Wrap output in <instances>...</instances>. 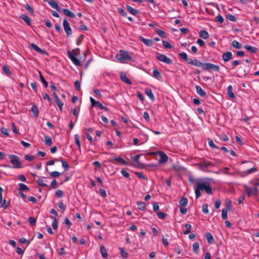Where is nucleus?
<instances>
[{"label": "nucleus", "mask_w": 259, "mask_h": 259, "mask_svg": "<svg viewBox=\"0 0 259 259\" xmlns=\"http://www.w3.org/2000/svg\"><path fill=\"white\" fill-rule=\"evenodd\" d=\"M204 190L208 194H212V191L210 183L207 182H201L200 180L197 181V186L195 188V192L196 198H199L201 194V191Z\"/></svg>", "instance_id": "1"}, {"label": "nucleus", "mask_w": 259, "mask_h": 259, "mask_svg": "<svg viewBox=\"0 0 259 259\" xmlns=\"http://www.w3.org/2000/svg\"><path fill=\"white\" fill-rule=\"evenodd\" d=\"M116 58L121 63H124L126 60H131L132 59L128 53L123 50H120L119 55H116Z\"/></svg>", "instance_id": "2"}, {"label": "nucleus", "mask_w": 259, "mask_h": 259, "mask_svg": "<svg viewBox=\"0 0 259 259\" xmlns=\"http://www.w3.org/2000/svg\"><path fill=\"white\" fill-rule=\"evenodd\" d=\"M9 158L10 159V162L14 165V167L15 168H21V163L19 161V158L15 155H10Z\"/></svg>", "instance_id": "3"}, {"label": "nucleus", "mask_w": 259, "mask_h": 259, "mask_svg": "<svg viewBox=\"0 0 259 259\" xmlns=\"http://www.w3.org/2000/svg\"><path fill=\"white\" fill-rule=\"evenodd\" d=\"M198 165L199 166V168L203 171H206L207 168L214 166L212 162L205 160L198 163Z\"/></svg>", "instance_id": "4"}, {"label": "nucleus", "mask_w": 259, "mask_h": 259, "mask_svg": "<svg viewBox=\"0 0 259 259\" xmlns=\"http://www.w3.org/2000/svg\"><path fill=\"white\" fill-rule=\"evenodd\" d=\"M203 69L205 70H212L216 72L220 71V67L218 65L210 63H204L203 65Z\"/></svg>", "instance_id": "5"}, {"label": "nucleus", "mask_w": 259, "mask_h": 259, "mask_svg": "<svg viewBox=\"0 0 259 259\" xmlns=\"http://www.w3.org/2000/svg\"><path fill=\"white\" fill-rule=\"evenodd\" d=\"M156 58L161 62H164L167 64H171L172 63V60L167 57L166 56L163 54H161L157 53L156 55Z\"/></svg>", "instance_id": "6"}, {"label": "nucleus", "mask_w": 259, "mask_h": 259, "mask_svg": "<svg viewBox=\"0 0 259 259\" xmlns=\"http://www.w3.org/2000/svg\"><path fill=\"white\" fill-rule=\"evenodd\" d=\"M63 26L67 36H70L72 34V30L70 26L69 23L66 19H64L63 22Z\"/></svg>", "instance_id": "7"}, {"label": "nucleus", "mask_w": 259, "mask_h": 259, "mask_svg": "<svg viewBox=\"0 0 259 259\" xmlns=\"http://www.w3.org/2000/svg\"><path fill=\"white\" fill-rule=\"evenodd\" d=\"M157 153L159 154L160 157L158 160V162L160 164L165 163L168 160V156L162 151H158Z\"/></svg>", "instance_id": "8"}, {"label": "nucleus", "mask_w": 259, "mask_h": 259, "mask_svg": "<svg viewBox=\"0 0 259 259\" xmlns=\"http://www.w3.org/2000/svg\"><path fill=\"white\" fill-rule=\"evenodd\" d=\"M114 161H116L119 163H120L121 165H128V162H126L124 159H123L122 158L120 157H113L111 160H110V161L113 163H115Z\"/></svg>", "instance_id": "9"}, {"label": "nucleus", "mask_w": 259, "mask_h": 259, "mask_svg": "<svg viewBox=\"0 0 259 259\" xmlns=\"http://www.w3.org/2000/svg\"><path fill=\"white\" fill-rule=\"evenodd\" d=\"M188 63L197 67H201L202 68L203 65H204V63H201L200 61L197 59H190L189 61H188Z\"/></svg>", "instance_id": "10"}, {"label": "nucleus", "mask_w": 259, "mask_h": 259, "mask_svg": "<svg viewBox=\"0 0 259 259\" xmlns=\"http://www.w3.org/2000/svg\"><path fill=\"white\" fill-rule=\"evenodd\" d=\"M233 58V55L231 52H227L222 55V59L225 62H228Z\"/></svg>", "instance_id": "11"}, {"label": "nucleus", "mask_w": 259, "mask_h": 259, "mask_svg": "<svg viewBox=\"0 0 259 259\" xmlns=\"http://www.w3.org/2000/svg\"><path fill=\"white\" fill-rule=\"evenodd\" d=\"M90 101L91 102L92 107L97 105L100 109H102L103 105L100 102L96 101L92 97H90Z\"/></svg>", "instance_id": "12"}, {"label": "nucleus", "mask_w": 259, "mask_h": 259, "mask_svg": "<svg viewBox=\"0 0 259 259\" xmlns=\"http://www.w3.org/2000/svg\"><path fill=\"white\" fill-rule=\"evenodd\" d=\"M139 39L147 46H152L153 45V41L151 39L145 38L143 36H139Z\"/></svg>", "instance_id": "13"}, {"label": "nucleus", "mask_w": 259, "mask_h": 259, "mask_svg": "<svg viewBox=\"0 0 259 259\" xmlns=\"http://www.w3.org/2000/svg\"><path fill=\"white\" fill-rule=\"evenodd\" d=\"M30 47L34 50H35V51H36L37 52L41 54H46V52L45 51L41 49L40 48H39L37 45H36L35 44H33V43H31L30 44Z\"/></svg>", "instance_id": "14"}, {"label": "nucleus", "mask_w": 259, "mask_h": 259, "mask_svg": "<svg viewBox=\"0 0 259 259\" xmlns=\"http://www.w3.org/2000/svg\"><path fill=\"white\" fill-rule=\"evenodd\" d=\"M62 12L65 15L71 18H74L75 17V14L71 12L69 10L67 9H63Z\"/></svg>", "instance_id": "15"}, {"label": "nucleus", "mask_w": 259, "mask_h": 259, "mask_svg": "<svg viewBox=\"0 0 259 259\" xmlns=\"http://www.w3.org/2000/svg\"><path fill=\"white\" fill-rule=\"evenodd\" d=\"M20 18L23 19L24 22L29 26L31 25V19L26 14H22L20 16Z\"/></svg>", "instance_id": "16"}, {"label": "nucleus", "mask_w": 259, "mask_h": 259, "mask_svg": "<svg viewBox=\"0 0 259 259\" xmlns=\"http://www.w3.org/2000/svg\"><path fill=\"white\" fill-rule=\"evenodd\" d=\"M120 79L125 83L128 84H131L132 81L126 77V74L123 72H121L120 74Z\"/></svg>", "instance_id": "17"}, {"label": "nucleus", "mask_w": 259, "mask_h": 259, "mask_svg": "<svg viewBox=\"0 0 259 259\" xmlns=\"http://www.w3.org/2000/svg\"><path fill=\"white\" fill-rule=\"evenodd\" d=\"M145 93L152 101L155 100L154 96L150 89L146 88L145 89Z\"/></svg>", "instance_id": "18"}, {"label": "nucleus", "mask_w": 259, "mask_h": 259, "mask_svg": "<svg viewBox=\"0 0 259 259\" xmlns=\"http://www.w3.org/2000/svg\"><path fill=\"white\" fill-rule=\"evenodd\" d=\"M244 48L246 49L249 52L252 53H255L257 52L258 49L254 47H252L250 45H245L244 46Z\"/></svg>", "instance_id": "19"}, {"label": "nucleus", "mask_w": 259, "mask_h": 259, "mask_svg": "<svg viewBox=\"0 0 259 259\" xmlns=\"http://www.w3.org/2000/svg\"><path fill=\"white\" fill-rule=\"evenodd\" d=\"M47 2L53 8L56 9L58 11H60V8L57 2L51 0L47 1Z\"/></svg>", "instance_id": "20"}, {"label": "nucleus", "mask_w": 259, "mask_h": 259, "mask_svg": "<svg viewBox=\"0 0 259 259\" xmlns=\"http://www.w3.org/2000/svg\"><path fill=\"white\" fill-rule=\"evenodd\" d=\"M197 93L201 97H205L206 93L199 85L196 86Z\"/></svg>", "instance_id": "21"}, {"label": "nucleus", "mask_w": 259, "mask_h": 259, "mask_svg": "<svg viewBox=\"0 0 259 259\" xmlns=\"http://www.w3.org/2000/svg\"><path fill=\"white\" fill-rule=\"evenodd\" d=\"M205 235L209 244H211L214 241L213 237L211 233L208 232L205 233Z\"/></svg>", "instance_id": "22"}, {"label": "nucleus", "mask_w": 259, "mask_h": 259, "mask_svg": "<svg viewBox=\"0 0 259 259\" xmlns=\"http://www.w3.org/2000/svg\"><path fill=\"white\" fill-rule=\"evenodd\" d=\"M199 35L200 37L203 38V39H207L209 37L208 33L205 31L202 30L199 32Z\"/></svg>", "instance_id": "23"}, {"label": "nucleus", "mask_w": 259, "mask_h": 259, "mask_svg": "<svg viewBox=\"0 0 259 259\" xmlns=\"http://www.w3.org/2000/svg\"><path fill=\"white\" fill-rule=\"evenodd\" d=\"M126 7L128 11L132 15H136L138 14V11L137 10L134 9L133 7L129 5H126Z\"/></svg>", "instance_id": "24"}, {"label": "nucleus", "mask_w": 259, "mask_h": 259, "mask_svg": "<svg viewBox=\"0 0 259 259\" xmlns=\"http://www.w3.org/2000/svg\"><path fill=\"white\" fill-rule=\"evenodd\" d=\"M31 112L34 117H37L38 115V110L36 105L33 104L31 107Z\"/></svg>", "instance_id": "25"}, {"label": "nucleus", "mask_w": 259, "mask_h": 259, "mask_svg": "<svg viewBox=\"0 0 259 259\" xmlns=\"http://www.w3.org/2000/svg\"><path fill=\"white\" fill-rule=\"evenodd\" d=\"M227 94L230 98H231L232 99L235 98V96L234 94V93H233V88H232V85L228 86V87L227 88Z\"/></svg>", "instance_id": "26"}, {"label": "nucleus", "mask_w": 259, "mask_h": 259, "mask_svg": "<svg viewBox=\"0 0 259 259\" xmlns=\"http://www.w3.org/2000/svg\"><path fill=\"white\" fill-rule=\"evenodd\" d=\"M100 252L103 258H106L107 257L108 253L107 250L103 245L100 246Z\"/></svg>", "instance_id": "27"}, {"label": "nucleus", "mask_w": 259, "mask_h": 259, "mask_svg": "<svg viewBox=\"0 0 259 259\" xmlns=\"http://www.w3.org/2000/svg\"><path fill=\"white\" fill-rule=\"evenodd\" d=\"M45 143L46 146H50L52 144V141L51 137L46 136H45Z\"/></svg>", "instance_id": "28"}, {"label": "nucleus", "mask_w": 259, "mask_h": 259, "mask_svg": "<svg viewBox=\"0 0 259 259\" xmlns=\"http://www.w3.org/2000/svg\"><path fill=\"white\" fill-rule=\"evenodd\" d=\"M155 31L157 34L160 35L162 38H165L166 37V35L163 31L160 30L158 28H155Z\"/></svg>", "instance_id": "29"}, {"label": "nucleus", "mask_w": 259, "mask_h": 259, "mask_svg": "<svg viewBox=\"0 0 259 259\" xmlns=\"http://www.w3.org/2000/svg\"><path fill=\"white\" fill-rule=\"evenodd\" d=\"M232 46L236 49H240L242 47V45L239 43L237 40H233L232 42Z\"/></svg>", "instance_id": "30"}, {"label": "nucleus", "mask_w": 259, "mask_h": 259, "mask_svg": "<svg viewBox=\"0 0 259 259\" xmlns=\"http://www.w3.org/2000/svg\"><path fill=\"white\" fill-rule=\"evenodd\" d=\"M245 189L247 196L250 197L252 194V189L247 186H245Z\"/></svg>", "instance_id": "31"}, {"label": "nucleus", "mask_w": 259, "mask_h": 259, "mask_svg": "<svg viewBox=\"0 0 259 259\" xmlns=\"http://www.w3.org/2000/svg\"><path fill=\"white\" fill-rule=\"evenodd\" d=\"M180 206H186L188 204V199L187 198H183L179 201Z\"/></svg>", "instance_id": "32"}, {"label": "nucleus", "mask_w": 259, "mask_h": 259, "mask_svg": "<svg viewBox=\"0 0 259 259\" xmlns=\"http://www.w3.org/2000/svg\"><path fill=\"white\" fill-rule=\"evenodd\" d=\"M199 248V244L198 242H195L193 244V251L196 254H198V250Z\"/></svg>", "instance_id": "33"}, {"label": "nucleus", "mask_w": 259, "mask_h": 259, "mask_svg": "<svg viewBox=\"0 0 259 259\" xmlns=\"http://www.w3.org/2000/svg\"><path fill=\"white\" fill-rule=\"evenodd\" d=\"M153 76L155 78L159 79L161 78V74L159 71L157 69H154L153 71Z\"/></svg>", "instance_id": "34"}, {"label": "nucleus", "mask_w": 259, "mask_h": 259, "mask_svg": "<svg viewBox=\"0 0 259 259\" xmlns=\"http://www.w3.org/2000/svg\"><path fill=\"white\" fill-rule=\"evenodd\" d=\"M18 185L19 186V191L22 192V191H23V190H29V188L26 185H25V184H24L23 183H19Z\"/></svg>", "instance_id": "35"}, {"label": "nucleus", "mask_w": 259, "mask_h": 259, "mask_svg": "<svg viewBox=\"0 0 259 259\" xmlns=\"http://www.w3.org/2000/svg\"><path fill=\"white\" fill-rule=\"evenodd\" d=\"M119 250L120 251L121 256L122 257H123L124 258L128 257V253L127 252H126L123 248H120Z\"/></svg>", "instance_id": "36"}, {"label": "nucleus", "mask_w": 259, "mask_h": 259, "mask_svg": "<svg viewBox=\"0 0 259 259\" xmlns=\"http://www.w3.org/2000/svg\"><path fill=\"white\" fill-rule=\"evenodd\" d=\"M3 70L5 72L7 76H10L11 72V71H10L9 67L7 65H5L3 67Z\"/></svg>", "instance_id": "37"}, {"label": "nucleus", "mask_w": 259, "mask_h": 259, "mask_svg": "<svg viewBox=\"0 0 259 259\" xmlns=\"http://www.w3.org/2000/svg\"><path fill=\"white\" fill-rule=\"evenodd\" d=\"M75 142L77 145L79 149L80 148L81 144L79 140V136L78 134H75L74 136Z\"/></svg>", "instance_id": "38"}, {"label": "nucleus", "mask_w": 259, "mask_h": 259, "mask_svg": "<svg viewBox=\"0 0 259 259\" xmlns=\"http://www.w3.org/2000/svg\"><path fill=\"white\" fill-rule=\"evenodd\" d=\"M138 208L141 210H144L145 209V204L143 201H138L137 203Z\"/></svg>", "instance_id": "39"}, {"label": "nucleus", "mask_w": 259, "mask_h": 259, "mask_svg": "<svg viewBox=\"0 0 259 259\" xmlns=\"http://www.w3.org/2000/svg\"><path fill=\"white\" fill-rule=\"evenodd\" d=\"M53 218V221L52 223V227L54 230H57L58 229V222L57 221V219L55 217H52Z\"/></svg>", "instance_id": "40"}, {"label": "nucleus", "mask_w": 259, "mask_h": 259, "mask_svg": "<svg viewBox=\"0 0 259 259\" xmlns=\"http://www.w3.org/2000/svg\"><path fill=\"white\" fill-rule=\"evenodd\" d=\"M179 56L181 57L182 59L184 60L185 61L188 62L190 59L188 58V56L187 54L185 52L179 53Z\"/></svg>", "instance_id": "41"}, {"label": "nucleus", "mask_w": 259, "mask_h": 259, "mask_svg": "<svg viewBox=\"0 0 259 259\" xmlns=\"http://www.w3.org/2000/svg\"><path fill=\"white\" fill-rule=\"evenodd\" d=\"M215 22H218L220 24H222L224 22V18L220 15H219L215 18Z\"/></svg>", "instance_id": "42"}, {"label": "nucleus", "mask_w": 259, "mask_h": 259, "mask_svg": "<svg viewBox=\"0 0 259 259\" xmlns=\"http://www.w3.org/2000/svg\"><path fill=\"white\" fill-rule=\"evenodd\" d=\"M24 8L27 10L31 15L34 14V10L33 8L30 7L28 4L24 5Z\"/></svg>", "instance_id": "43"}, {"label": "nucleus", "mask_w": 259, "mask_h": 259, "mask_svg": "<svg viewBox=\"0 0 259 259\" xmlns=\"http://www.w3.org/2000/svg\"><path fill=\"white\" fill-rule=\"evenodd\" d=\"M185 227L186 230L184 232V234L186 235L190 233L192 226L189 224H185Z\"/></svg>", "instance_id": "44"}, {"label": "nucleus", "mask_w": 259, "mask_h": 259, "mask_svg": "<svg viewBox=\"0 0 259 259\" xmlns=\"http://www.w3.org/2000/svg\"><path fill=\"white\" fill-rule=\"evenodd\" d=\"M231 202L229 199L226 200V208L224 209H227V210H231Z\"/></svg>", "instance_id": "45"}, {"label": "nucleus", "mask_w": 259, "mask_h": 259, "mask_svg": "<svg viewBox=\"0 0 259 259\" xmlns=\"http://www.w3.org/2000/svg\"><path fill=\"white\" fill-rule=\"evenodd\" d=\"M39 77H40V79L41 82L44 84L45 87L47 88L48 87V82L46 80V79L43 77L42 75L41 74V72L40 71L39 72Z\"/></svg>", "instance_id": "46"}, {"label": "nucleus", "mask_w": 259, "mask_h": 259, "mask_svg": "<svg viewBox=\"0 0 259 259\" xmlns=\"http://www.w3.org/2000/svg\"><path fill=\"white\" fill-rule=\"evenodd\" d=\"M226 17L228 19H229L230 21L232 22H235L237 21L236 17L232 14H228L226 15Z\"/></svg>", "instance_id": "47"}, {"label": "nucleus", "mask_w": 259, "mask_h": 259, "mask_svg": "<svg viewBox=\"0 0 259 259\" xmlns=\"http://www.w3.org/2000/svg\"><path fill=\"white\" fill-rule=\"evenodd\" d=\"M163 46L166 49H171L172 48V45H171L168 41L165 40L162 41Z\"/></svg>", "instance_id": "48"}, {"label": "nucleus", "mask_w": 259, "mask_h": 259, "mask_svg": "<svg viewBox=\"0 0 259 259\" xmlns=\"http://www.w3.org/2000/svg\"><path fill=\"white\" fill-rule=\"evenodd\" d=\"M28 221L32 226H35L36 224V219L33 217H30L28 219Z\"/></svg>", "instance_id": "49"}, {"label": "nucleus", "mask_w": 259, "mask_h": 259, "mask_svg": "<svg viewBox=\"0 0 259 259\" xmlns=\"http://www.w3.org/2000/svg\"><path fill=\"white\" fill-rule=\"evenodd\" d=\"M36 182L38 185L40 186L45 187L47 186V184L44 182V180L41 178H38Z\"/></svg>", "instance_id": "50"}, {"label": "nucleus", "mask_w": 259, "mask_h": 259, "mask_svg": "<svg viewBox=\"0 0 259 259\" xmlns=\"http://www.w3.org/2000/svg\"><path fill=\"white\" fill-rule=\"evenodd\" d=\"M202 212L205 214H207L208 213V204L206 203L203 204L202 205Z\"/></svg>", "instance_id": "51"}, {"label": "nucleus", "mask_w": 259, "mask_h": 259, "mask_svg": "<svg viewBox=\"0 0 259 259\" xmlns=\"http://www.w3.org/2000/svg\"><path fill=\"white\" fill-rule=\"evenodd\" d=\"M227 209H223L222 211V218L223 220H226L228 218Z\"/></svg>", "instance_id": "52"}, {"label": "nucleus", "mask_w": 259, "mask_h": 259, "mask_svg": "<svg viewBox=\"0 0 259 259\" xmlns=\"http://www.w3.org/2000/svg\"><path fill=\"white\" fill-rule=\"evenodd\" d=\"M208 145L211 148H212L213 149L218 148V147L214 144L212 139H208Z\"/></svg>", "instance_id": "53"}, {"label": "nucleus", "mask_w": 259, "mask_h": 259, "mask_svg": "<svg viewBox=\"0 0 259 259\" xmlns=\"http://www.w3.org/2000/svg\"><path fill=\"white\" fill-rule=\"evenodd\" d=\"M56 102L59 108L60 111H62V107L64 104L60 101L59 99L56 100Z\"/></svg>", "instance_id": "54"}, {"label": "nucleus", "mask_w": 259, "mask_h": 259, "mask_svg": "<svg viewBox=\"0 0 259 259\" xmlns=\"http://www.w3.org/2000/svg\"><path fill=\"white\" fill-rule=\"evenodd\" d=\"M140 154H138L135 156H134L133 158H132V159L136 162H137L139 165H142V163H141L139 161V158L140 157Z\"/></svg>", "instance_id": "55"}, {"label": "nucleus", "mask_w": 259, "mask_h": 259, "mask_svg": "<svg viewBox=\"0 0 259 259\" xmlns=\"http://www.w3.org/2000/svg\"><path fill=\"white\" fill-rule=\"evenodd\" d=\"M1 131L2 134H3L4 135H5L7 136L9 135V130L7 128L3 127L1 128Z\"/></svg>", "instance_id": "56"}, {"label": "nucleus", "mask_w": 259, "mask_h": 259, "mask_svg": "<svg viewBox=\"0 0 259 259\" xmlns=\"http://www.w3.org/2000/svg\"><path fill=\"white\" fill-rule=\"evenodd\" d=\"M62 166L65 168V170H67L69 168V165L68 163L64 160H61Z\"/></svg>", "instance_id": "57"}, {"label": "nucleus", "mask_w": 259, "mask_h": 259, "mask_svg": "<svg viewBox=\"0 0 259 259\" xmlns=\"http://www.w3.org/2000/svg\"><path fill=\"white\" fill-rule=\"evenodd\" d=\"M71 61L73 62V63L77 65V66H80L81 65V63L80 62V61H79V60L75 57H74L72 60H71Z\"/></svg>", "instance_id": "58"}, {"label": "nucleus", "mask_w": 259, "mask_h": 259, "mask_svg": "<svg viewBox=\"0 0 259 259\" xmlns=\"http://www.w3.org/2000/svg\"><path fill=\"white\" fill-rule=\"evenodd\" d=\"M118 12L123 17L126 16V12L121 8H118Z\"/></svg>", "instance_id": "59"}, {"label": "nucleus", "mask_w": 259, "mask_h": 259, "mask_svg": "<svg viewBox=\"0 0 259 259\" xmlns=\"http://www.w3.org/2000/svg\"><path fill=\"white\" fill-rule=\"evenodd\" d=\"M157 215L158 217L160 219H164L166 217V213L162 212H158L157 213Z\"/></svg>", "instance_id": "60"}, {"label": "nucleus", "mask_w": 259, "mask_h": 259, "mask_svg": "<svg viewBox=\"0 0 259 259\" xmlns=\"http://www.w3.org/2000/svg\"><path fill=\"white\" fill-rule=\"evenodd\" d=\"M74 85L75 89L77 91H79L80 90V83L78 80H76L74 82Z\"/></svg>", "instance_id": "61"}, {"label": "nucleus", "mask_w": 259, "mask_h": 259, "mask_svg": "<svg viewBox=\"0 0 259 259\" xmlns=\"http://www.w3.org/2000/svg\"><path fill=\"white\" fill-rule=\"evenodd\" d=\"M50 175L52 177H58L60 175V174L58 171H54L50 172Z\"/></svg>", "instance_id": "62"}, {"label": "nucleus", "mask_w": 259, "mask_h": 259, "mask_svg": "<svg viewBox=\"0 0 259 259\" xmlns=\"http://www.w3.org/2000/svg\"><path fill=\"white\" fill-rule=\"evenodd\" d=\"M83 38H84V35L83 34L80 35V36L79 37V38L76 40V44L77 45H80L82 40L83 39Z\"/></svg>", "instance_id": "63"}, {"label": "nucleus", "mask_w": 259, "mask_h": 259, "mask_svg": "<svg viewBox=\"0 0 259 259\" xmlns=\"http://www.w3.org/2000/svg\"><path fill=\"white\" fill-rule=\"evenodd\" d=\"M121 173L125 178H128L130 176L128 172L124 169L121 170Z\"/></svg>", "instance_id": "64"}]
</instances>
